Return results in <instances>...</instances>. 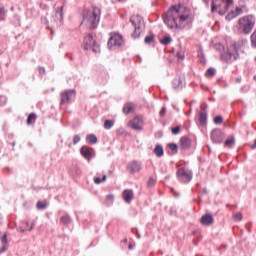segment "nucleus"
Listing matches in <instances>:
<instances>
[{
  "instance_id": "nucleus-1",
  "label": "nucleus",
  "mask_w": 256,
  "mask_h": 256,
  "mask_svg": "<svg viewBox=\"0 0 256 256\" xmlns=\"http://www.w3.org/2000/svg\"><path fill=\"white\" fill-rule=\"evenodd\" d=\"M162 19L169 27V29H191L193 24V17H191V10L181 3L172 5L166 13L162 15Z\"/></svg>"
},
{
  "instance_id": "nucleus-62",
  "label": "nucleus",
  "mask_w": 256,
  "mask_h": 256,
  "mask_svg": "<svg viewBox=\"0 0 256 256\" xmlns=\"http://www.w3.org/2000/svg\"><path fill=\"white\" fill-rule=\"evenodd\" d=\"M118 1V3H121V1H123V0H117Z\"/></svg>"
},
{
  "instance_id": "nucleus-11",
  "label": "nucleus",
  "mask_w": 256,
  "mask_h": 256,
  "mask_svg": "<svg viewBox=\"0 0 256 256\" xmlns=\"http://www.w3.org/2000/svg\"><path fill=\"white\" fill-rule=\"evenodd\" d=\"M211 139L216 145H221L225 139V133L221 129H214L211 132Z\"/></svg>"
},
{
  "instance_id": "nucleus-29",
  "label": "nucleus",
  "mask_w": 256,
  "mask_h": 256,
  "mask_svg": "<svg viewBox=\"0 0 256 256\" xmlns=\"http://www.w3.org/2000/svg\"><path fill=\"white\" fill-rule=\"evenodd\" d=\"M168 149H171L173 152V155H177V153L179 152V146H177L176 143H169L167 145Z\"/></svg>"
},
{
  "instance_id": "nucleus-28",
  "label": "nucleus",
  "mask_w": 256,
  "mask_h": 256,
  "mask_svg": "<svg viewBox=\"0 0 256 256\" xmlns=\"http://www.w3.org/2000/svg\"><path fill=\"white\" fill-rule=\"evenodd\" d=\"M173 41V38H171L169 35L164 36L162 39H160L161 45H169Z\"/></svg>"
},
{
  "instance_id": "nucleus-40",
  "label": "nucleus",
  "mask_w": 256,
  "mask_h": 256,
  "mask_svg": "<svg viewBox=\"0 0 256 256\" xmlns=\"http://www.w3.org/2000/svg\"><path fill=\"white\" fill-rule=\"evenodd\" d=\"M215 73H216V70H215V68H212V67H210V68H208V70L206 71V76L207 77H215Z\"/></svg>"
},
{
  "instance_id": "nucleus-58",
  "label": "nucleus",
  "mask_w": 256,
  "mask_h": 256,
  "mask_svg": "<svg viewBox=\"0 0 256 256\" xmlns=\"http://www.w3.org/2000/svg\"><path fill=\"white\" fill-rule=\"evenodd\" d=\"M138 239H141V234L137 233Z\"/></svg>"
},
{
  "instance_id": "nucleus-8",
  "label": "nucleus",
  "mask_w": 256,
  "mask_h": 256,
  "mask_svg": "<svg viewBox=\"0 0 256 256\" xmlns=\"http://www.w3.org/2000/svg\"><path fill=\"white\" fill-rule=\"evenodd\" d=\"M77 97V90L68 89L60 93V105H71L73 99Z\"/></svg>"
},
{
  "instance_id": "nucleus-22",
  "label": "nucleus",
  "mask_w": 256,
  "mask_h": 256,
  "mask_svg": "<svg viewBox=\"0 0 256 256\" xmlns=\"http://www.w3.org/2000/svg\"><path fill=\"white\" fill-rule=\"evenodd\" d=\"M98 141L99 140L97 139V136L95 134H88L86 136V143H88V145H95Z\"/></svg>"
},
{
  "instance_id": "nucleus-31",
  "label": "nucleus",
  "mask_w": 256,
  "mask_h": 256,
  "mask_svg": "<svg viewBox=\"0 0 256 256\" xmlns=\"http://www.w3.org/2000/svg\"><path fill=\"white\" fill-rule=\"evenodd\" d=\"M104 181H107V175H103L102 178L94 177V183L96 185H101V183H104Z\"/></svg>"
},
{
  "instance_id": "nucleus-36",
  "label": "nucleus",
  "mask_w": 256,
  "mask_h": 256,
  "mask_svg": "<svg viewBox=\"0 0 256 256\" xmlns=\"http://www.w3.org/2000/svg\"><path fill=\"white\" fill-rule=\"evenodd\" d=\"M237 17V14L235 13V10H232L226 15V21H233Z\"/></svg>"
},
{
  "instance_id": "nucleus-35",
  "label": "nucleus",
  "mask_w": 256,
  "mask_h": 256,
  "mask_svg": "<svg viewBox=\"0 0 256 256\" xmlns=\"http://www.w3.org/2000/svg\"><path fill=\"white\" fill-rule=\"evenodd\" d=\"M237 17V14L235 13V10H232L226 15V21H233Z\"/></svg>"
},
{
  "instance_id": "nucleus-37",
  "label": "nucleus",
  "mask_w": 256,
  "mask_h": 256,
  "mask_svg": "<svg viewBox=\"0 0 256 256\" xmlns=\"http://www.w3.org/2000/svg\"><path fill=\"white\" fill-rule=\"evenodd\" d=\"M115 125V122L113 120H105L104 122V129H111Z\"/></svg>"
},
{
  "instance_id": "nucleus-60",
  "label": "nucleus",
  "mask_w": 256,
  "mask_h": 256,
  "mask_svg": "<svg viewBox=\"0 0 256 256\" xmlns=\"http://www.w3.org/2000/svg\"><path fill=\"white\" fill-rule=\"evenodd\" d=\"M70 60L73 61V56H70Z\"/></svg>"
},
{
  "instance_id": "nucleus-47",
  "label": "nucleus",
  "mask_w": 256,
  "mask_h": 256,
  "mask_svg": "<svg viewBox=\"0 0 256 256\" xmlns=\"http://www.w3.org/2000/svg\"><path fill=\"white\" fill-rule=\"evenodd\" d=\"M167 115V107L163 106L159 112L160 117H165Z\"/></svg>"
},
{
  "instance_id": "nucleus-5",
  "label": "nucleus",
  "mask_w": 256,
  "mask_h": 256,
  "mask_svg": "<svg viewBox=\"0 0 256 256\" xmlns=\"http://www.w3.org/2000/svg\"><path fill=\"white\" fill-rule=\"evenodd\" d=\"M217 0H212L211 13H219L221 16L225 15L229 11V7L233 5V0H221L219 4H216Z\"/></svg>"
},
{
  "instance_id": "nucleus-20",
  "label": "nucleus",
  "mask_w": 256,
  "mask_h": 256,
  "mask_svg": "<svg viewBox=\"0 0 256 256\" xmlns=\"http://www.w3.org/2000/svg\"><path fill=\"white\" fill-rule=\"evenodd\" d=\"M122 111L124 115H129L135 111V106L132 103H126Z\"/></svg>"
},
{
  "instance_id": "nucleus-54",
  "label": "nucleus",
  "mask_w": 256,
  "mask_h": 256,
  "mask_svg": "<svg viewBox=\"0 0 256 256\" xmlns=\"http://www.w3.org/2000/svg\"><path fill=\"white\" fill-rule=\"evenodd\" d=\"M235 81H236V83H241L242 79H241V77H238L235 79Z\"/></svg>"
},
{
  "instance_id": "nucleus-53",
  "label": "nucleus",
  "mask_w": 256,
  "mask_h": 256,
  "mask_svg": "<svg viewBox=\"0 0 256 256\" xmlns=\"http://www.w3.org/2000/svg\"><path fill=\"white\" fill-rule=\"evenodd\" d=\"M241 91L242 93H247L249 91V86H242Z\"/></svg>"
},
{
  "instance_id": "nucleus-51",
  "label": "nucleus",
  "mask_w": 256,
  "mask_h": 256,
  "mask_svg": "<svg viewBox=\"0 0 256 256\" xmlns=\"http://www.w3.org/2000/svg\"><path fill=\"white\" fill-rule=\"evenodd\" d=\"M207 107H208L207 103H203V104L201 105V111H200V113H203V111H204L205 113H207Z\"/></svg>"
},
{
  "instance_id": "nucleus-15",
  "label": "nucleus",
  "mask_w": 256,
  "mask_h": 256,
  "mask_svg": "<svg viewBox=\"0 0 256 256\" xmlns=\"http://www.w3.org/2000/svg\"><path fill=\"white\" fill-rule=\"evenodd\" d=\"M201 225H204L205 227H210V225H213L215 223V219L213 218V215L211 214H204L200 218Z\"/></svg>"
},
{
  "instance_id": "nucleus-27",
  "label": "nucleus",
  "mask_w": 256,
  "mask_h": 256,
  "mask_svg": "<svg viewBox=\"0 0 256 256\" xmlns=\"http://www.w3.org/2000/svg\"><path fill=\"white\" fill-rule=\"evenodd\" d=\"M71 221V216H69V214H66L60 218V223H62V225H71Z\"/></svg>"
},
{
  "instance_id": "nucleus-34",
  "label": "nucleus",
  "mask_w": 256,
  "mask_h": 256,
  "mask_svg": "<svg viewBox=\"0 0 256 256\" xmlns=\"http://www.w3.org/2000/svg\"><path fill=\"white\" fill-rule=\"evenodd\" d=\"M250 41L252 49H256V30L251 34Z\"/></svg>"
},
{
  "instance_id": "nucleus-26",
  "label": "nucleus",
  "mask_w": 256,
  "mask_h": 256,
  "mask_svg": "<svg viewBox=\"0 0 256 256\" xmlns=\"http://www.w3.org/2000/svg\"><path fill=\"white\" fill-rule=\"evenodd\" d=\"M198 58H199V63H201L202 65H205V63H207V59L205 58V53L203 52V48L199 49Z\"/></svg>"
},
{
  "instance_id": "nucleus-49",
  "label": "nucleus",
  "mask_w": 256,
  "mask_h": 256,
  "mask_svg": "<svg viewBox=\"0 0 256 256\" xmlns=\"http://www.w3.org/2000/svg\"><path fill=\"white\" fill-rule=\"evenodd\" d=\"M235 13H236V16L239 17V15H242V13H243V8L236 7Z\"/></svg>"
},
{
  "instance_id": "nucleus-42",
  "label": "nucleus",
  "mask_w": 256,
  "mask_h": 256,
  "mask_svg": "<svg viewBox=\"0 0 256 256\" xmlns=\"http://www.w3.org/2000/svg\"><path fill=\"white\" fill-rule=\"evenodd\" d=\"M215 125H221V123H223V117L222 116H216L213 119Z\"/></svg>"
},
{
  "instance_id": "nucleus-43",
  "label": "nucleus",
  "mask_w": 256,
  "mask_h": 256,
  "mask_svg": "<svg viewBox=\"0 0 256 256\" xmlns=\"http://www.w3.org/2000/svg\"><path fill=\"white\" fill-rule=\"evenodd\" d=\"M172 135H179L181 133V127L180 126H175L171 129Z\"/></svg>"
},
{
  "instance_id": "nucleus-33",
  "label": "nucleus",
  "mask_w": 256,
  "mask_h": 256,
  "mask_svg": "<svg viewBox=\"0 0 256 256\" xmlns=\"http://www.w3.org/2000/svg\"><path fill=\"white\" fill-rule=\"evenodd\" d=\"M35 119H37V114L35 113H31L28 115L26 123L27 125H31V123H33V121H35Z\"/></svg>"
},
{
  "instance_id": "nucleus-16",
  "label": "nucleus",
  "mask_w": 256,
  "mask_h": 256,
  "mask_svg": "<svg viewBox=\"0 0 256 256\" xmlns=\"http://www.w3.org/2000/svg\"><path fill=\"white\" fill-rule=\"evenodd\" d=\"M137 123H143V118L136 116L132 121H130V127L135 131H143V127Z\"/></svg>"
},
{
  "instance_id": "nucleus-18",
  "label": "nucleus",
  "mask_w": 256,
  "mask_h": 256,
  "mask_svg": "<svg viewBox=\"0 0 256 256\" xmlns=\"http://www.w3.org/2000/svg\"><path fill=\"white\" fill-rule=\"evenodd\" d=\"M180 147L183 149V151H187L191 147V140L187 136H183L180 139Z\"/></svg>"
},
{
  "instance_id": "nucleus-6",
  "label": "nucleus",
  "mask_w": 256,
  "mask_h": 256,
  "mask_svg": "<svg viewBox=\"0 0 256 256\" xmlns=\"http://www.w3.org/2000/svg\"><path fill=\"white\" fill-rule=\"evenodd\" d=\"M93 36V32H90L87 34V36H84V50L89 51V49H92L93 53H101V46L99 45V43H97Z\"/></svg>"
},
{
  "instance_id": "nucleus-3",
  "label": "nucleus",
  "mask_w": 256,
  "mask_h": 256,
  "mask_svg": "<svg viewBox=\"0 0 256 256\" xmlns=\"http://www.w3.org/2000/svg\"><path fill=\"white\" fill-rule=\"evenodd\" d=\"M83 21L87 22L90 29H97L99 27V21H101V9L94 6L92 10H84Z\"/></svg>"
},
{
  "instance_id": "nucleus-32",
  "label": "nucleus",
  "mask_w": 256,
  "mask_h": 256,
  "mask_svg": "<svg viewBox=\"0 0 256 256\" xmlns=\"http://www.w3.org/2000/svg\"><path fill=\"white\" fill-rule=\"evenodd\" d=\"M36 208L39 211H44V209H47V202L38 201L37 204H36Z\"/></svg>"
},
{
  "instance_id": "nucleus-19",
  "label": "nucleus",
  "mask_w": 256,
  "mask_h": 256,
  "mask_svg": "<svg viewBox=\"0 0 256 256\" xmlns=\"http://www.w3.org/2000/svg\"><path fill=\"white\" fill-rule=\"evenodd\" d=\"M153 153L156 157H163V155H165V150L161 144H156Z\"/></svg>"
},
{
  "instance_id": "nucleus-9",
  "label": "nucleus",
  "mask_w": 256,
  "mask_h": 256,
  "mask_svg": "<svg viewBox=\"0 0 256 256\" xmlns=\"http://www.w3.org/2000/svg\"><path fill=\"white\" fill-rule=\"evenodd\" d=\"M121 45H123V36L121 34H114L108 40V49L111 51L121 47Z\"/></svg>"
},
{
  "instance_id": "nucleus-56",
  "label": "nucleus",
  "mask_w": 256,
  "mask_h": 256,
  "mask_svg": "<svg viewBox=\"0 0 256 256\" xmlns=\"http://www.w3.org/2000/svg\"><path fill=\"white\" fill-rule=\"evenodd\" d=\"M205 5H209V0H202Z\"/></svg>"
},
{
  "instance_id": "nucleus-13",
  "label": "nucleus",
  "mask_w": 256,
  "mask_h": 256,
  "mask_svg": "<svg viewBox=\"0 0 256 256\" xmlns=\"http://www.w3.org/2000/svg\"><path fill=\"white\" fill-rule=\"evenodd\" d=\"M94 149L89 147V146H82L80 148V155H82V157H84V159L86 161H88V163L91 162V160L93 159V153H94Z\"/></svg>"
},
{
  "instance_id": "nucleus-63",
  "label": "nucleus",
  "mask_w": 256,
  "mask_h": 256,
  "mask_svg": "<svg viewBox=\"0 0 256 256\" xmlns=\"http://www.w3.org/2000/svg\"><path fill=\"white\" fill-rule=\"evenodd\" d=\"M124 243H127V239H124Z\"/></svg>"
},
{
  "instance_id": "nucleus-25",
  "label": "nucleus",
  "mask_w": 256,
  "mask_h": 256,
  "mask_svg": "<svg viewBox=\"0 0 256 256\" xmlns=\"http://www.w3.org/2000/svg\"><path fill=\"white\" fill-rule=\"evenodd\" d=\"M144 43L146 45H151V43H155V34H153V32H150V34L145 37Z\"/></svg>"
},
{
  "instance_id": "nucleus-17",
  "label": "nucleus",
  "mask_w": 256,
  "mask_h": 256,
  "mask_svg": "<svg viewBox=\"0 0 256 256\" xmlns=\"http://www.w3.org/2000/svg\"><path fill=\"white\" fill-rule=\"evenodd\" d=\"M123 199L125 203H131L133 199H135V194L133 193V190L126 189L123 191Z\"/></svg>"
},
{
  "instance_id": "nucleus-30",
  "label": "nucleus",
  "mask_w": 256,
  "mask_h": 256,
  "mask_svg": "<svg viewBox=\"0 0 256 256\" xmlns=\"http://www.w3.org/2000/svg\"><path fill=\"white\" fill-rule=\"evenodd\" d=\"M55 16L60 21H63V6H60V7L56 8Z\"/></svg>"
},
{
  "instance_id": "nucleus-50",
  "label": "nucleus",
  "mask_w": 256,
  "mask_h": 256,
  "mask_svg": "<svg viewBox=\"0 0 256 256\" xmlns=\"http://www.w3.org/2000/svg\"><path fill=\"white\" fill-rule=\"evenodd\" d=\"M38 71L40 75H45L47 72L45 70V67L39 66Z\"/></svg>"
},
{
  "instance_id": "nucleus-44",
  "label": "nucleus",
  "mask_w": 256,
  "mask_h": 256,
  "mask_svg": "<svg viewBox=\"0 0 256 256\" xmlns=\"http://www.w3.org/2000/svg\"><path fill=\"white\" fill-rule=\"evenodd\" d=\"M5 21V7L0 6V22Z\"/></svg>"
},
{
  "instance_id": "nucleus-14",
  "label": "nucleus",
  "mask_w": 256,
  "mask_h": 256,
  "mask_svg": "<svg viewBox=\"0 0 256 256\" xmlns=\"http://www.w3.org/2000/svg\"><path fill=\"white\" fill-rule=\"evenodd\" d=\"M185 85H186L185 77H183V76H178V77L174 78L172 81V87L176 91H181V89H183V87H185Z\"/></svg>"
},
{
  "instance_id": "nucleus-24",
  "label": "nucleus",
  "mask_w": 256,
  "mask_h": 256,
  "mask_svg": "<svg viewBox=\"0 0 256 256\" xmlns=\"http://www.w3.org/2000/svg\"><path fill=\"white\" fill-rule=\"evenodd\" d=\"M1 243H2V247L0 249V253H5V251H7V234H4L1 237Z\"/></svg>"
},
{
  "instance_id": "nucleus-55",
  "label": "nucleus",
  "mask_w": 256,
  "mask_h": 256,
  "mask_svg": "<svg viewBox=\"0 0 256 256\" xmlns=\"http://www.w3.org/2000/svg\"><path fill=\"white\" fill-rule=\"evenodd\" d=\"M134 247H135V246H134L132 243H130V244L128 245V249H130V250H131V249H134Z\"/></svg>"
},
{
  "instance_id": "nucleus-39",
  "label": "nucleus",
  "mask_w": 256,
  "mask_h": 256,
  "mask_svg": "<svg viewBox=\"0 0 256 256\" xmlns=\"http://www.w3.org/2000/svg\"><path fill=\"white\" fill-rule=\"evenodd\" d=\"M156 183L157 180L153 176H150L147 182V187H155Z\"/></svg>"
},
{
  "instance_id": "nucleus-23",
  "label": "nucleus",
  "mask_w": 256,
  "mask_h": 256,
  "mask_svg": "<svg viewBox=\"0 0 256 256\" xmlns=\"http://www.w3.org/2000/svg\"><path fill=\"white\" fill-rule=\"evenodd\" d=\"M25 226V229H23L22 227L19 228L20 233H25V231H33V229L35 228V222H32L29 226V221H26Z\"/></svg>"
},
{
  "instance_id": "nucleus-52",
  "label": "nucleus",
  "mask_w": 256,
  "mask_h": 256,
  "mask_svg": "<svg viewBox=\"0 0 256 256\" xmlns=\"http://www.w3.org/2000/svg\"><path fill=\"white\" fill-rule=\"evenodd\" d=\"M115 199V196L113 194H108L106 196V201H113Z\"/></svg>"
},
{
  "instance_id": "nucleus-57",
  "label": "nucleus",
  "mask_w": 256,
  "mask_h": 256,
  "mask_svg": "<svg viewBox=\"0 0 256 256\" xmlns=\"http://www.w3.org/2000/svg\"><path fill=\"white\" fill-rule=\"evenodd\" d=\"M252 149H256V139H255L254 144L252 145Z\"/></svg>"
},
{
  "instance_id": "nucleus-21",
  "label": "nucleus",
  "mask_w": 256,
  "mask_h": 256,
  "mask_svg": "<svg viewBox=\"0 0 256 256\" xmlns=\"http://www.w3.org/2000/svg\"><path fill=\"white\" fill-rule=\"evenodd\" d=\"M199 125H201V127L207 125V112H199Z\"/></svg>"
},
{
  "instance_id": "nucleus-12",
  "label": "nucleus",
  "mask_w": 256,
  "mask_h": 256,
  "mask_svg": "<svg viewBox=\"0 0 256 256\" xmlns=\"http://www.w3.org/2000/svg\"><path fill=\"white\" fill-rule=\"evenodd\" d=\"M126 169L130 175H135V173H140L141 169H143V166L141 165V162L132 160L128 163Z\"/></svg>"
},
{
  "instance_id": "nucleus-41",
  "label": "nucleus",
  "mask_w": 256,
  "mask_h": 256,
  "mask_svg": "<svg viewBox=\"0 0 256 256\" xmlns=\"http://www.w3.org/2000/svg\"><path fill=\"white\" fill-rule=\"evenodd\" d=\"M7 101V96L0 95V107H5V105H7Z\"/></svg>"
},
{
  "instance_id": "nucleus-2",
  "label": "nucleus",
  "mask_w": 256,
  "mask_h": 256,
  "mask_svg": "<svg viewBox=\"0 0 256 256\" xmlns=\"http://www.w3.org/2000/svg\"><path fill=\"white\" fill-rule=\"evenodd\" d=\"M246 43L247 39L232 42V45L227 49V51L220 54L221 60L225 61V63H233V61H237V59H239V50Z\"/></svg>"
},
{
  "instance_id": "nucleus-61",
  "label": "nucleus",
  "mask_w": 256,
  "mask_h": 256,
  "mask_svg": "<svg viewBox=\"0 0 256 256\" xmlns=\"http://www.w3.org/2000/svg\"><path fill=\"white\" fill-rule=\"evenodd\" d=\"M254 81H256V75L253 77Z\"/></svg>"
},
{
  "instance_id": "nucleus-48",
  "label": "nucleus",
  "mask_w": 256,
  "mask_h": 256,
  "mask_svg": "<svg viewBox=\"0 0 256 256\" xmlns=\"http://www.w3.org/2000/svg\"><path fill=\"white\" fill-rule=\"evenodd\" d=\"M176 57L180 60H183L185 59V52L183 51H178L177 54H176Z\"/></svg>"
},
{
  "instance_id": "nucleus-4",
  "label": "nucleus",
  "mask_w": 256,
  "mask_h": 256,
  "mask_svg": "<svg viewBox=\"0 0 256 256\" xmlns=\"http://www.w3.org/2000/svg\"><path fill=\"white\" fill-rule=\"evenodd\" d=\"M256 19L253 15H246L238 20V33L249 35L255 28Z\"/></svg>"
},
{
  "instance_id": "nucleus-59",
  "label": "nucleus",
  "mask_w": 256,
  "mask_h": 256,
  "mask_svg": "<svg viewBox=\"0 0 256 256\" xmlns=\"http://www.w3.org/2000/svg\"><path fill=\"white\" fill-rule=\"evenodd\" d=\"M222 247H223L224 249H227V245H226V244L222 245Z\"/></svg>"
},
{
  "instance_id": "nucleus-7",
  "label": "nucleus",
  "mask_w": 256,
  "mask_h": 256,
  "mask_svg": "<svg viewBox=\"0 0 256 256\" xmlns=\"http://www.w3.org/2000/svg\"><path fill=\"white\" fill-rule=\"evenodd\" d=\"M130 23L134 27V31L132 33L133 39H139L141 37V27L143 25V17L140 15H133L130 17Z\"/></svg>"
},
{
  "instance_id": "nucleus-45",
  "label": "nucleus",
  "mask_w": 256,
  "mask_h": 256,
  "mask_svg": "<svg viewBox=\"0 0 256 256\" xmlns=\"http://www.w3.org/2000/svg\"><path fill=\"white\" fill-rule=\"evenodd\" d=\"M235 221H242L243 220V214L241 212L235 213L233 215Z\"/></svg>"
},
{
  "instance_id": "nucleus-10",
  "label": "nucleus",
  "mask_w": 256,
  "mask_h": 256,
  "mask_svg": "<svg viewBox=\"0 0 256 256\" xmlns=\"http://www.w3.org/2000/svg\"><path fill=\"white\" fill-rule=\"evenodd\" d=\"M176 175L179 181H181L182 183H189L191 179H193V173L186 172L185 168L178 169Z\"/></svg>"
},
{
  "instance_id": "nucleus-46",
  "label": "nucleus",
  "mask_w": 256,
  "mask_h": 256,
  "mask_svg": "<svg viewBox=\"0 0 256 256\" xmlns=\"http://www.w3.org/2000/svg\"><path fill=\"white\" fill-rule=\"evenodd\" d=\"M81 141V136L79 134L74 135L73 137V145H77Z\"/></svg>"
},
{
  "instance_id": "nucleus-38",
  "label": "nucleus",
  "mask_w": 256,
  "mask_h": 256,
  "mask_svg": "<svg viewBox=\"0 0 256 256\" xmlns=\"http://www.w3.org/2000/svg\"><path fill=\"white\" fill-rule=\"evenodd\" d=\"M225 147H233V145H235V138H229L224 142Z\"/></svg>"
}]
</instances>
